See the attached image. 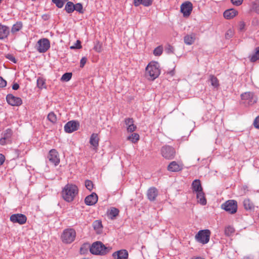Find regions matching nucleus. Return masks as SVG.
Returning <instances> with one entry per match:
<instances>
[{
	"label": "nucleus",
	"mask_w": 259,
	"mask_h": 259,
	"mask_svg": "<svg viewBox=\"0 0 259 259\" xmlns=\"http://www.w3.org/2000/svg\"><path fill=\"white\" fill-rule=\"evenodd\" d=\"M78 192V189L75 185L68 183L63 188L61 194L64 200L70 202L73 201Z\"/></svg>",
	"instance_id": "nucleus-1"
},
{
	"label": "nucleus",
	"mask_w": 259,
	"mask_h": 259,
	"mask_svg": "<svg viewBox=\"0 0 259 259\" xmlns=\"http://www.w3.org/2000/svg\"><path fill=\"white\" fill-rule=\"evenodd\" d=\"M111 247H106L101 241L94 242L90 246V252L95 255H104L111 250Z\"/></svg>",
	"instance_id": "nucleus-2"
},
{
	"label": "nucleus",
	"mask_w": 259,
	"mask_h": 259,
	"mask_svg": "<svg viewBox=\"0 0 259 259\" xmlns=\"http://www.w3.org/2000/svg\"><path fill=\"white\" fill-rule=\"evenodd\" d=\"M160 73L159 64L157 62L150 63L146 68V74L149 80H154L158 77Z\"/></svg>",
	"instance_id": "nucleus-3"
},
{
	"label": "nucleus",
	"mask_w": 259,
	"mask_h": 259,
	"mask_svg": "<svg viewBox=\"0 0 259 259\" xmlns=\"http://www.w3.org/2000/svg\"><path fill=\"white\" fill-rule=\"evenodd\" d=\"M211 232L208 229L200 230L195 236L197 242L203 244L207 243L210 239Z\"/></svg>",
	"instance_id": "nucleus-4"
},
{
	"label": "nucleus",
	"mask_w": 259,
	"mask_h": 259,
	"mask_svg": "<svg viewBox=\"0 0 259 259\" xmlns=\"http://www.w3.org/2000/svg\"><path fill=\"white\" fill-rule=\"evenodd\" d=\"M76 237V232L73 229H67L64 230L62 236V240L64 243H71Z\"/></svg>",
	"instance_id": "nucleus-5"
},
{
	"label": "nucleus",
	"mask_w": 259,
	"mask_h": 259,
	"mask_svg": "<svg viewBox=\"0 0 259 259\" xmlns=\"http://www.w3.org/2000/svg\"><path fill=\"white\" fill-rule=\"evenodd\" d=\"M222 208L230 214H234L237 210V202L234 200H229L222 204Z\"/></svg>",
	"instance_id": "nucleus-6"
},
{
	"label": "nucleus",
	"mask_w": 259,
	"mask_h": 259,
	"mask_svg": "<svg viewBox=\"0 0 259 259\" xmlns=\"http://www.w3.org/2000/svg\"><path fill=\"white\" fill-rule=\"evenodd\" d=\"M36 50L40 53L46 52L50 48V42L48 38L40 39L36 45Z\"/></svg>",
	"instance_id": "nucleus-7"
},
{
	"label": "nucleus",
	"mask_w": 259,
	"mask_h": 259,
	"mask_svg": "<svg viewBox=\"0 0 259 259\" xmlns=\"http://www.w3.org/2000/svg\"><path fill=\"white\" fill-rule=\"evenodd\" d=\"M161 153L163 157L167 159H172L174 158L176 151L171 146L165 145L161 149Z\"/></svg>",
	"instance_id": "nucleus-8"
},
{
	"label": "nucleus",
	"mask_w": 259,
	"mask_h": 259,
	"mask_svg": "<svg viewBox=\"0 0 259 259\" xmlns=\"http://www.w3.org/2000/svg\"><path fill=\"white\" fill-rule=\"evenodd\" d=\"M193 9L192 4L189 1L185 2L181 6V12L183 14L185 17H189Z\"/></svg>",
	"instance_id": "nucleus-9"
},
{
	"label": "nucleus",
	"mask_w": 259,
	"mask_h": 259,
	"mask_svg": "<svg viewBox=\"0 0 259 259\" xmlns=\"http://www.w3.org/2000/svg\"><path fill=\"white\" fill-rule=\"evenodd\" d=\"M79 126V123L77 121L71 120L67 122L64 126V131L67 133H71L77 131Z\"/></svg>",
	"instance_id": "nucleus-10"
},
{
	"label": "nucleus",
	"mask_w": 259,
	"mask_h": 259,
	"mask_svg": "<svg viewBox=\"0 0 259 259\" xmlns=\"http://www.w3.org/2000/svg\"><path fill=\"white\" fill-rule=\"evenodd\" d=\"M6 100L12 106H19L22 104V100L20 98L15 97L11 94L7 95Z\"/></svg>",
	"instance_id": "nucleus-11"
},
{
	"label": "nucleus",
	"mask_w": 259,
	"mask_h": 259,
	"mask_svg": "<svg viewBox=\"0 0 259 259\" xmlns=\"http://www.w3.org/2000/svg\"><path fill=\"white\" fill-rule=\"evenodd\" d=\"M241 98L242 100L247 101L249 105H252L256 102L257 98L253 92H245L241 95Z\"/></svg>",
	"instance_id": "nucleus-12"
},
{
	"label": "nucleus",
	"mask_w": 259,
	"mask_h": 259,
	"mask_svg": "<svg viewBox=\"0 0 259 259\" xmlns=\"http://www.w3.org/2000/svg\"><path fill=\"white\" fill-rule=\"evenodd\" d=\"M49 160L55 166L59 164L60 163V158L58 152L56 149H51L48 155Z\"/></svg>",
	"instance_id": "nucleus-13"
},
{
	"label": "nucleus",
	"mask_w": 259,
	"mask_h": 259,
	"mask_svg": "<svg viewBox=\"0 0 259 259\" xmlns=\"http://www.w3.org/2000/svg\"><path fill=\"white\" fill-rule=\"evenodd\" d=\"M10 221L13 223H18L20 225L25 224L27 220L26 217L21 213L13 214L10 217Z\"/></svg>",
	"instance_id": "nucleus-14"
},
{
	"label": "nucleus",
	"mask_w": 259,
	"mask_h": 259,
	"mask_svg": "<svg viewBox=\"0 0 259 259\" xmlns=\"http://www.w3.org/2000/svg\"><path fill=\"white\" fill-rule=\"evenodd\" d=\"M98 201V196L96 193H92L84 199V203L87 205H93Z\"/></svg>",
	"instance_id": "nucleus-15"
},
{
	"label": "nucleus",
	"mask_w": 259,
	"mask_h": 259,
	"mask_svg": "<svg viewBox=\"0 0 259 259\" xmlns=\"http://www.w3.org/2000/svg\"><path fill=\"white\" fill-rule=\"evenodd\" d=\"M112 256L115 259H127L128 253L126 249H121L114 252L112 254Z\"/></svg>",
	"instance_id": "nucleus-16"
},
{
	"label": "nucleus",
	"mask_w": 259,
	"mask_h": 259,
	"mask_svg": "<svg viewBox=\"0 0 259 259\" xmlns=\"http://www.w3.org/2000/svg\"><path fill=\"white\" fill-rule=\"evenodd\" d=\"M158 194V190L154 187L150 188L147 192V196L148 199L151 201H153L155 200L156 197Z\"/></svg>",
	"instance_id": "nucleus-17"
},
{
	"label": "nucleus",
	"mask_w": 259,
	"mask_h": 259,
	"mask_svg": "<svg viewBox=\"0 0 259 259\" xmlns=\"http://www.w3.org/2000/svg\"><path fill=\"white\" fill-rule=\"evenodd\" d=\"M183 169V165L179 164L176 161L171 162L167 166L168 170L172 172H177Z\"/></svg>",
	"instance_id": "nucleus-18"
},
{
	"label": "nucleus",
	"mask_w": 259,
	"mask_h": 259,
	"mask_svg": "<svg viewBox=\"0 0 259 259\" xmlns=\"http://www.w3.org/2000/svg\"><path fill=\"white\" fill-rule=\"evenodd\" d=\"M10 29L8 26L0 24V39L7 38Z\"/></svg>",
	"instance_id": "nucleus-19"
},
{
	"label": "nucleus",
	"mask_w": 259,
	"mask_h": 259,
	"mask_svg": "<svg viewBox=\"0 0 259 259\" xmlns=\"http://www.w3.org/2000/svg\"><path fill=\"white\" fill-rule=\"evenodd\" d=\"M99 138L97 134L93 133L92 134L90 139V143L94 147V149H97L99 146Z\"/></svg>",
	"instance_id": "nucleus-20"
},
{
	"label": "nucleus",
	"mask_w": 259,
	"mask_h": 259,
	"mask_svg": "<svg viewBox=\"0 0 259 259\" xmlns=\"http://www.w3.org/2000/svg\"><path fill=\"white\" fill-rule=\"evenodd\" d=\"M119 210L115 207H111L107 211V214L108 218L114 220L118 215Z\"/></svg>",
	"instance_id": "nucleus-21"
},
{
	"label": "nucleus",
	"mask_w": 259,
	"mask_h": 259,
	"mask_svg": "<svg viewBox=\"0 0 259 259\" xmlns=\"http://www.w3.org/2000/svg\"><path fill=\"white\" fill-rule=\"evenodd\" d=\"M237 13V11L234 9H228L224 12V17L227 19H230L235 17Z\"/></svg>",
	"instance_id": "nucleus-22"
},
{
	"label": "nucleus",
	"mask_w": 259,
	"mask_h": 259,
	"mask_svg": "<svg viewBox=\"0 0 259 259\" xmlns=\"http://www.w3.org/2000/svg\"><path fill=\"white\" fill-rule=\"evenodd\" d=\"M192 187L193 191L196 193L203 190L200 181L198 179H196L192 182Z\"/></svg>",
	"instance_id": "nucleus-23"
},
{
	"label": "nucleus",
	"mask_w": 259,
	"mask_h": 259,
	"mask_svg": "<svg viewBox=\"0 0 259 259\" xmlns=\"http://www.w3.org/2000/svg\"><path fill=\"white\" fill-rule=\"evenodd\" d=\"M196 197L198 199V202L203 205H205L207 202L203 190L196 192Z\"/></svg>",
	"instance_id": "nucleus-24"
},
{
	"label": "nucleus",
	"mask_w": 259,
	"mask_h": 259,
	"mask_svg": "<svg viewBox=\"0 0 259 259\" xmlns=\"http://www.w3.org/2000/svg\"><path fill=\"white\" fill-rule=\"evenodd\" d=\"M251 62H255L259 60V47H256L254 50V53L248 57Z\"/></svg>",
	"instance_id": "nucleus-25"
},
{
	"label": "nucleus",
	"mask_w": 259,
	"mask_h": 259,
	"mask_svg": "<svg viewBox=\"0 0 259 259\" xmlns=\"http://www.w3.org/2000/svg\"><path fill=\"white\" fill-rule=\"evenodd\" d=\"M153 0H134L135 6H139L140 4L145 7H148L152 5Z\"/></svg>",
	"instance_id": "nucleus-26"
},
{
	"label": "nucleus",
	"mask_w": 259,
	"mask_h": 259,
	"mask_svg": "<svg viewBox=\"0 0 259 259\" xmlns=\"http://www.w3.org/2000/svg\"><path fill=\"white\" fill-rule=\"evenodd\" d=\"M23 27V24L21 21H18L14 24L11 28L12 33H15L16 32L20 31Z\"/></svg>",
	"instance_id": "nucleus-27"
},
{
	"label": "nucleus",
	"mask_w": 259,
	"mask_h": 259,
	"mask_svg": "<svg viewBox=\"0 0 259 259\" xmlns=\"http://www.w3.org/2000/svg\"><path fill=\"white\" fill-rule=\"evenodd\" d=\"M195 37L194 34L187 35L184 38V42L188 45H192L195 41Z\"/></svg>",
	"instance_id": "nucleus-28"
},
{
	"label": "nucleus",
	"mask_w": 259,
	"mask_h": 259,
	"mask_svg": "<svg viewBox=\"0 0 259 259\" xmlns=\"http://www.w3.org/2000/svg\"><path fill=\"white\" fill-rule=\"evenodd\" d=\"M94 229L96 231L97 233H100L102 230V222L99 220H96L93 224Z\"/></svg>",
	"instance_id": "nucleus-29"
},
{
	"label": "nucleus",
	"mask_w": 259,
	"mask_h": 259,
	"mask_svg": "<svg viewBox=\"0 0 259 259\" xmlns=\"http://www.w3.org/2000/svg\"><path fill=\"white\" fill-rule=\"evenodd\" d=\"M74 4L71 2H67L65 7V10L67 13L70 14L73 13L75 11Z\"/></svg>",
	"instance_id": "nucleus-30"
},
{
	"label": "nucleus",
	"mask_w": 259,
	"mask_h": 259,
	"mask_svg": "<svg viewBox=\"0 0 259 259\" xmlns=\"http://www.w3.org/2000/svg\"><path fill=\"white\" fill-rule=\"evenodd\" d=\"M243 205L246 210H253L254 209V205L253 203L249 199H246L243 201Z\"/></svg>",
	"instance_id": "nucleus-31"
},
{
	"label": "nucleus",
	"mask_w": 259,
	"mask_h": 259,
	"mask_svg": "<svg viewBox=\"0 0 259 259\" xmlns=\"http://www.w3.org/2000/svg\"><path fill=\"white\" fill-rule=\"evenodd\" d=\"M13 134L12 130L8 128L5 130L3 134V137L7 140L8 142H11V137Z\"/></svg>",
	"instance_id": "nucleus-32"
},
{
	"label": "nucleus",
	"mask_w": 259,
	"mask_h": 259,
	"mask_svg": "<svg viewBox=\"0 0 259 259\" xmlns=\"http://www.w3.org/2000/svg\"><path fill=\"white\" fill-rule=\"evenodd\" d=\"M209 80L211 82V84L214 88H217L219 86V80L213 75H210L209 76Z\"/></svg>",
	"instance_id": "nucleus-33"
},
{
	"label": "nucleus",
	"mask_w": 259,
	"mask_h": 259,
	"mask_svg": "<svg viewBox=\"0 0 259 259\" xmlns=\"http://www.w3.org/2000/svg\"><path fill=\"white\" fill-rule=\"evenodd\" d=\"M140 136L137 133L132 134L131 136H129L127 139L131 141L133 143H137L139 140Z\"/></svg>",
	"instance_id": "nucleus-34"
},
{
	"label": "nucleus",
	"mask_w": 259,
	"mask_h": 259,
	"mask_svg": "<svg viewBox=\"0 0 259 259\" xmlns=\"http://www.w3.org/2000/svg\"><path fill=\"white\" fill-rule=\"evenodd\" d=\"M72 73L71 72H66L63 74L61 78V80L62 81H68L70 80L72 77Z\"/></svg>",
	"instance_id": "nucleus-35"
},
{
	"label": "nucleus",
	"mask_w": 259,
	"mask_h": 259,
	"mask_svg": "<svg viewBox=\"0 0 259 259\" xmlns=\"http://www.w3.org/2000/svg\"><path fill=\"white\" fill-rule=\"evenodd\" d=\"M252 10L259 14V0H256L252 3Z\"/></svg>",
	"instance_id": "nucleus-36"
},
{
	"label": "nucleus",
	"mask_w": 259,
	"mask_h": 259,
	"mask_svg": "<svg viewBox=\"0 0 259 259\" xmlns=\"http://www.w3.org/2000/svg\"><path fill=\"white\" fill-rule=\"evenodd\" d=\"M235 230L233 227L229 226L225 229V234L227 236H230L234 233Z\"/></svg>",
	"instance_id": "nucleus-37"
},
{
	"label": "nucleus",
	"mask_w": 259,
	"mask_h": 259,
	"mask_svg": "<svg viewBox=\"0 0 259 259\" xmlns=\"http://www.w3.org/2000/svg\"><path fill=\"white\" fill-rule=\"evenodd\" d=\"M163 52V47L162 46H159L156 47L153 51V54L156 56H160Z\"/></svg>",
	"instance_id": "nucleus-38"
},
{
	"label": "nucleus",
	"mask_w": 259,
	"mask_h": 259,
	"mask_svg": "<svg viewBox=\"0 0 259 259\" xmlns=\"http://www.w3.org/2000/svg\"><path fill=\"white\" fill-rule=\"evenodd\" d=\"M48 119L52 123H55L57 121V116L56 114L53 112H50L48 115Z\"/></svg>",
	"instance_id": "nucleus-39"
},
{
	"label": "nucleus",
	"mask_w": 259,
	"mask_h": 259,
	"mask_svg": "<svg viewBox=\"0 0 259 259\" xmlns=\"http://www.w3.org/2000/svg\"><path fill=\"white\" fill-rule=\"evenodd\" d=\"M74 7L75 8V11L78 12L79 13L83 14L84 13L83 7L81 3L76 4L74 5Z\"/></svg>",
	"instance_id": "nucleus-40"
},
{
	"label": "nucleus",
	"mask_w": 259,
	"mask_h": 259,
	"mask_svg": "<svg viewBox=\"0 0 259 259\" xmlns=\"http://www.w3.org/2000/svg\"><path fill=\"white\" fill-rule=\"evenodd\" d=\"M85 186L87 189H88L89 191H91L94 187V184H93V182L89 180H85Z\"/></svg>",
	"instance_id": "nucleus-41"
},
{
	"label": "nucleus",
	"mask_w": 259,
	"mask_h": 259,
	"mask_svg": "<svg viewBox=\"0 0 259 259\" xmlns=\"http://www.w3.org/2000/svg\"><path fill=\"white\" fill-rule=\"evenodd\" d=\"M45 84V80L40 77H39L37 79V86L39 89H42L43 88H45L44 85Z\"/></svg>",
	"instance_id": "nucleus-42"
},
{
	"label": "nucleus",
	"mask_w": 259,
	"mask_h": 259,
	"mask_svg": "<svg viewBox=\"0 0 259 259\" xmlns=\"http://www.w3.org/2000/svg\"><path fill=\"white\" fill-rule=\"evenodd\" d=\"M174 48L169 44H167L165 47V51L167 54H172L174 53Z\"/></svg>",
	"instance_id": "nucleus-43"
},
{
	"label": "nucleus",
	"mask_w": 259,
	"mask_h": 259,
	"mask_svg": "<svg viewBox=\"0 0 259 259\" xmlns=\"http://www.w3.org/2000/svg\"><path fill=\"white\" fill-rule=\"evenodd\" d=\"M52 2L54 3L58 8H62L64 4L62 0H52Z\"/></svg>",
	"instance_id": "nucleus-44"
},
{
	"label": "nucleus",
	"mask_w": 259,
	"mask_h": 259,
	"mask_svg": "<svg viewBox=\"0 0 259 259\" xmlns=\"http://www.w3.org/2000/svg\"><path fill=\"white\" fill-rule=\"evenodd\" d=\"M82 48L81 45V41L79 40H77L76 43L70 47V48L72 50L73 49H79Z\"/></svg>",
	"instance_id": "nucleus-45"
},
{
	"label": "nucleus",
	"mask_w": 259,
	"mask_h": 259,
	"mask_svg": "<svg viewBox=\"0 0 259 259\" xmlns=\"http://www.w3.org/2000/svg\"><path fill=\"white\" fill-rule=\"evenodd\" d=\"M234 35V31L230 29L227 31L225 33V38L226 39H230L232 38Z\"/></svg>",
	"instance_id": "nucleus-46"
},
{
	"label": "nucleus",
	"mask_w": 259,
	"mask_h": 259,
	"mask_svg": "<svg viewBox=\"0 0 259 259\" xmlns=\"http://www.w3.org/2000/svg\"><path fill=\"white\" fill-rule=\"evenodd\" d=\"M6 58L11 61V62H13L14 63H17V60L16 58L14 57V56L11 54H8L6 55Z\"/></svg>",
	"instance_id": "nucleus-47"
},
{
	"label": "nucleus",
	"mask_w": 259,
	"mask_h": 259,
	"mask_svg": "<svg viewBox=\"0 0 259 259\" xmlns=\"http://www.w3.org/2000/svg\"><path fill=\"white\" fill-rule=\"evenodd\" d=\"M124 122H125V124L127 126H128L129 125H130L131 124H132L134 123V120H133V118H125V120H124Z\"/></svg>",
	"instance_id": "nucleus-48"
},
{
	"label": "nucleus",
	"mask_w": 259,
	"mask_h": 259,
	"mask_svg": "<svg viewBox=\"0 0 259 259\" xmlns=\"http://www.w3.org/2000/svg\"><path fill=\"white\" fill-rule=\"evenodd\" d=\"M136 129V126L134 125V124H131L127 127V131L128 132H133Z\"/></svg>",
	"instance_id": "nucleus-49"
},
{
	"label": "nucleus",
	"mask_w": 259,
	"mask_h": 259,
	"mask_svg": "<svg viewBox=\"0 0 259 259\" xmlns=\"http://www.w3.org/2000/svg\"><path fill=\"white\" fill-rule=\"evenodd\" d=\"M232 3L236 6H239L242 4L243 0H231Z\"/></svg>",
	"instance_id": "nucleus-50"
},
{
	"label": "nucleus",
	"mask_w": 259,
	"mask_h": 259,
	"mask_svg": "<svg viewBox=\"0 0 259 259\" xmlns=\"http://www.w3.org/2000/svg\"><path fill=\"white\" fill-rule=\"evenodd\" d=\"M253 125L256 128L259 129V115L255 118Z\"/></svg>",
	"instance_id": "nucleus-51"
},
{
	"label": "nucleus",
	"mask_w": 259,
	"mask_h": 259,
	"mask_svg": "<svg viewBox=\"0 0 259 259\" xmlns=\"http://www.w3.org/2000/svg\"><path fill=\"white\" fill-rule=\"evenodd\" d=\"M87 58L85 57H82L80 61V67L81 68H83L84 67L85 64L87 62Z\"/></svg>",
	"instance_id": "nucleus-52"
},
{
	"label": "nucleus",
	"mask_w": 259,
	"mask_h": 259,
	"mask_svg": "<svg viewBox=\"0 0 259 259\" xmlns=\"http://www.w3.org/2000/svg\"><path fill=\"white\" fill-rule=\"evenodd\" d=\"M6 85L7 81L2 77H0V88H4Z\"/></svg>",
	"instance_id": "nucleus-53"
},
{
	"label": "nucleus",
	"mask_w": 259,
	"mask_h": 259,
	"mask_svg": "<svg viewBox=\"0 0 259 259\" xmlns=\"http://www.w3.org/2000/svg\"><path fill=\"white\" fill-rule=\"evenodd\" d=\"M94 49L95 50L98 52V53H100L102 51V46L101 44H97L95 47H94Z\"/></svg>",
	"instance_id": "nucleus-54"
},
{
	"label": "nucleus",
	"mask_w": 259,
	"mask_h": 259,
	"mask_svg": "<svg viewBox=\"0 0 259 259\" xmlns=\"http://www.w3.org/2000/svg\"><path fill=\"white\" fill-rule=\"evenodd\" d=\"M9 143L10 142H8L7 140L6 139L4 138V137H2L0 139V144H1L2 145H4L7 144Z\"/></svg>",
	"instance_id": "nucleus-55"
},
{
	"label": "nucleus",
	"mask_w": 259,
	"mask_h": 259,
	"mask_svg": "<svg viewBox=\"0 0 259 259\" xmlns=\"http://www.w3.org/2000/svg\"><path fill=\"white\" fill-rule=\"evenodd\" d=\"M5 160V157L2 154H0V165H2Z\"/></svg>",
	"instance_id": "nucleus-56"
},
{
	"label": "nucleus",
	"mask_w": 259,
	"mask_h": 259,
	"mask_svg": "<svg viewBox=\"0 0 259 259\" xmlns=\"http://www.w3.org/2000/svg\"><path fill=\"white\" fill-rule=\"evenodd\" d=\"M19 85L17 83H14L12 85V89L14 90H17L19 88Z\"/></svg>",
	"instance_id": "nucleus-57"
},
{
	"label": "nucleus",
	"mask_w": 259,
	"mask_h": 259,
	"mask_svg": "<svg viewBox=\"0 0 259 259\" xmlns=\"http://www.w3.org/2000/svg\"><path fill=\"white\" fill-rule=\"evenodd\" d=\"M244 26H245L244 23L243 22H240V29L241 30H242L244 28Z\"/></svg>",
	"instance_id": "nucleus-58"
},
{
	"label": "nucleus",
	"mask_w": 259,
	"mask_h": 259,
	"mask_svg": "<svg viewBox=\"0 0 259 259\" xmlns=\"http://www.w3.org/2000/svg\"><path fill=\"white\" fill-rule=\"evenodd\" d=\"M42 18H43L44 20H47V19H48V16H47V15H43V16H42Z\"/></svg>",
	"instance_id": "nucleus-59"
},
{
	"label": "nucleus",
	"mask_w": 259,
	"mask_h": 259,
	"mask_svg": "<svg viewBox=\"0 0 259 259\" xmlns=\"http://www.w3.org/2000/svg\"><path fill=\"white\" fill-rule=\"evenodd\" d=\"M169 74L171 75H174V71L173 70H171L169 72Z\"/></svg>",
	"instance_id": "nucleus-60"
},
{
	"label": "nucleus",
	"mask_w": 259,
	"mask_h": 259,
	"mask_svg": "<svg viewBox=\"0 0 259 259\" xmlns=\"http://www.w3.org/2000/svg\"><path fill=\"white\" fill-rule=\"evenodd\" d=\"M83 247H81L80 248V251L81 253H84V252H83Z\"/></svg>",
	"instance_id": "nucleus-61"
},
{
	"label": "nucleus",
	"mask_w": 259,
	"mask_h": 259,
	"mask_svg": "<svg viewBox=\"0 0 259 259\" xmlns=\"http://www.w3.org/2000/svg\"><path fill=\"white\" fill-rule=\"evenodd\" d=\"M192 259H203V258H202L200 257H195V258H193Z\"/></svg>",
	"instance_id": "nucleus-62"
}]
</instances>
